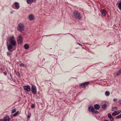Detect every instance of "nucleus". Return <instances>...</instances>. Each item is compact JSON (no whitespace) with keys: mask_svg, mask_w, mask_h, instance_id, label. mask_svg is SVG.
Here are the masks:
<instances>
[{"mask_svg":"<svg viewBox=\"0 0 121 121\" xmlns=\"http://www.w3.org/2000/svg\"><path fill=\"white\" fill-rule=\"evenodd\" d=\"M9 43V44L7 43V46L8 50L10 52H12L13 50V47L16 44V42L14 40V37L13 36L9 37L8 39Z\"/></svg>","mask_w":121,"mask_h":121,"instance_id":"f257e3e1","label":"nucleus"},{"mask_svg":"<svg viewBox=\"0 0 121 121\" xmlns=\"http://www.w3.org/2000/svg\"><path fill=\"white\" fill-rule=\"evenodd\" d=\"M74 16L76 19L80 20L82 18L81 15L77 11H75L73 13Z\"/></svg>","mask_w":121,"mask_h":121,"instance_id":"f03ea898","label":"nucleus"},{"mask_svg":"<svg viewBox=\"0 0 121 121\" xmlns=\"http://www.w3.org/2000/svg\"><path fill=\"white\" fill-rule=\"evenodd\" d=\"M24 27L23 24L22 23H20L18 25L17 29L18 31L20 32H22L23 30Z\"/></svg>","mask_w":121,"mask_h":121,"instance_id":"7ed1b4c3","label":"nucleus"},{"mask_svg":"<svg viewBox=\"0 0 121 121\" xmlns=\"http://www.w3.org/2000/svg\"><path fill=\"white\" fill-rule=\"evenodd\" d=\"M37 89L36 87L35 86H32L31 88V91L34 94H35L36 93Z\"/></svg>","mask_w":121,"mask_h":121,"instance_id":"20e7f679","label":"nucleus"},{"mask_svg":"<svg viewBox=\"0 0 121 121\" xmlns=\"http://www.w3.org/2000/svg\"><path fill=\"white\" fill-rule=\"evenodd\" d=\"M17 41L18 44H21L22 42V37H21L20 35H18Z\"/></svg>","mask_w":121,"mask_h":121,"instance_id":"39448f33","label":"nucleus"},{"mask_svg":"<svg viewBox=\"0 0 121 121\" xmlns=\"http://www.w3.org/2000/svg\"><path fill=\"white\" fill-rule=\"evenodd\" d=\"M24 89L27 91H30V87L29 85L24 86Z\"/></svg>","mask_w":121,"mask_h":121,"instance_id":"423d86ee","label":"nucleus"},{"mask_svg":"<svg viewBox=\"0 0 121 121\" xmlns=\"http://www.w3.org/2000/svg\"><path fill=\"white\" fill-rule=\"evenodd\" d=\"M121 112V111L120 110L115 111L112 113V115L113 116H115L119 114Z\"/></svg>","mask_w":121,"mask_h":121,"instance_id":"0eeeda50","label":"nucleus"},{"mask_svg":"<svg viewBox=\"0 0 121 121\" xmlns=\"http://www.w3.org/2000/svg\"><path fill=\"white\" fill-rule=\"evenodd\" d=\"M89 83V82H86L84 83H82L79 86L80 87L81 86H82L83 87H86L87 85Z\"/></svg>","mask_w":121,"mask_h":121,"instance_id":"6e6552de","label":"nucleus"},{"mask_svg":"<svg viewBox=\"0 0 121 121\" xmlns=\"http://www.w3.org/2000/svg\"><path fill=\"white\" fill-rule=\"evenodd\" d=\"M89 111L91 112H94L95 111V108L93 107L90 106L88 108Z\"/></svg>","mask_w":121,"mask_h":121,"instance_id":"1a4fd4ad","label":"nucleus"},{"mask_svg":"<svg viewBox=\"0 0 121 121\" xmlns=\"http://www.w3.org/2000/svg\"><path fill=\"white\" fill-rule=\"evenodd\" d=\"M100 12L103 16H106V12L105 10L104 9H101Z\"/></svg>","mask_w":121,"mask_h":121,"instance_id":"9d476101","label":"nucleus"},{"mask_svg":"<svg viewBox=\"0 0 121 121\" xmlns=\"http://www.w3.org/2000/svg\"><path fill=\"white\" fill-rule=\"evenodd\" d=\"M29 18L30 20H33L34 19V17L32 14H30L29 16Z\"/></svg>","mask_w":121,"mask_h":121,"instance_id":"9b49d317","label":"nucleus"},{"mask_svg":"<svg viewBox=\"0 0 121 121\" xmlns=\"http://www.w3.org/2000/svg\"><path fill=\"white\" fill-rule=\"evenodd\" d=\"M9 118L8 116H6L4 118V121H9Z\"/></svg>","mask_w":121,"mask_h":121,"instance_id":"f8f14e48","label":"nucleus"},{"mask_svg":"<svg viewBox=\"0 0 121 121\" xmlns=\"http://www.w3.org/2000/svg\"><path fill=\"white\" fill-rule=\"evenodd\" d=\"M94 106L95 108L97 110L99 109L100 107L99 105L98 104H95Z\"/></svg>","mask_w":121,"mask_h":121,"instance_id":"ddd939ff","label":"nucleus"},{"mask_svg":"<svg viewBox=\"0 0 121 121\" xmlns=\"http://www.w3.org/2000/svg\"><path fill=\"white\" fill-rule=\"evenodd\" d=\"M14 4L16 8L17 9H18L19 7L18 4L16 2Z\"/></svg>","mask_w":121,"mask_h":121,"instance_id":"4468645a","label":"nucleus"},{"mask_svg":"<svg viewBox=\"0 0 121 121\" xmlns=\"http://www.w3.org/2000/svg\"><path fill=\"white\" fill-rule=\"evenodd\" d=\"M118 6L119 9L121 10V0L118 3Z\"/></svg>","mask_w":121,"mask_h":121,"instance_id":"2eb2a0df","label":"nucleus"},{"mask_svg":"<svg viewBox=\"0 0 121 121\" xmlns=\"http://www.w3.org/2000/svg\"><path fill=\"white\" fill-rule=\"evenodd\" d=\"M34 0H26V2L28 4H31L33 1Z\"/></svg>","mask_w":121,"mask_h":121,"instance_id":"dca6fc26","label":"nucleus"},{"mask_svg":"<svg viewBox=\"0 0 121 121\" xmlns=\"http://www.w3.org/2000/svg\"><path fill=\"white\" fill-rule=\"evenodd\" d=\"M24 47L26 49H27L29 48V46L27 44H25L24 45Z\"/></svg>","mask_w":121,"mask_h":121,"instance_id":"f3484780","label":"nucleus"},{"mask_svg":"<svg viewBox=\"0 0 121 121\" xmlns=\"http://www.w3.org/2000/svg\"><path fill=\"white\" fill-rule=\"evenodd\" d=\"M121 70H120L119 71L117 72V73H116L117 76H119L121 74Z\"/></svg>","mask_w":121,"mask_h":121,"instance_id":"a211bd4d","label":"nucleus"},{"mask_svg":"<svg viewBox=\"0 0 121 121\" xmlns=\"http://www.w3.org/2000/svg\"><path fill=\"white\" fill-rule=\"evenodd\" d=\"M105 95L107 96H108L109 95L110 93L108 91H106L105 92Z\"/></svg>","mask_w":121,"mask_h":121,"instance_id":"6ab92c4d","label":"nucleus"},{"mask_svg":"<svg viewBox=\"0 0 121 121\" xmlns=\"http://www.w3.org/2000/svg\"><path fill=\"white\" fill-rule=\"evenodd\" d=\"M19 113V111H18L17 112L15 113L13 115V116L15 117V116H16Z\"/></svg>","mask_w":121,"mask_h":121,"instance_id":"aec40b11","label":"nucleus"},{"mask_svg":"<svg viewBox=\"0 0 121 121\" xmlns=\"http://www.w3.org/2000/svg\"><path fill=\"white\" fill-rule=\"evenodd\" d=\"M108 116L109 119L112 117L110 113H109L108 114Z\"/></svg>","mask_w":121,"mask_h":121,"instance_id":"412c9836","label":"nucleus"},{"mask_svg":"<svg viewBox=\"0 0 121 121\" xmlns=\"http://www.w3.org/2000/svg\"><path fill=\"white\" fill-rule=\"evenodd\" d=\"M7 54L8 56H11V53L9 52H7Z\"/></svg>","mask_w":121,"mask_h":121,"instance_id":"4be33fe9","label":"nucleus"},{"mask_svg":"<svg viewBox=\"0 0 121 121\" xmlns=\"http://www.w3.org/2000/svg\"><path fill=\"white\" fill-rule=\"evenodd\" d=\"M16 111V110L15 109H13L11 111V112L12 113H13L15 112Z\"/></svg>","mask_w":121,"mask_h":121,"instance_id":"5701e85b","label":"nucleus"},{"mask_svg":"<svg viewBox=\"0 0 121 121\" xmlns=\"http://www.w3.org/2000/svg\"><path fill=\"white\" fill-rule=\"evenodd\" d=\"M116 118H121V113Z\"/></svg>","mask_w":121,"mask_h":121,"instance_id":"b1692460","label":"nucleus"},{"mask_svg":"<svg viewBox=\"0 0 121 121\" xmlns=\"http://www.w3.org/2000/svg\"><path fill=\"white\" fill-rule=\"evenodd\" d=\"M106 107V104L103 105L102 106V108L103 109H104Z\"/></svg>","mask_w":121,"mask_h":121,"instance_id":"393cba45","label":"nucleus"},{"mask_svg":"<svg viewBox=\"0 0 121 121\" xmlns=\"http://www.w3.org/2000/svg\"><path fill=\"white\" fill-rule=\"evenodd\" d=\"M31 107L32 108H33L35 107V106L34 104H32L31 106Z\"/></svg>","mask_w":121,"mask_h":121,"instance_id":"a878e982","label":"nucleus"},{"mask_svg":"<svg viewBox=\"0 0 121 121\" xmlns=\"http://www.w3.org/2000/svg\"><path fill=\"white\" fill-rule=\"evenodd\" d=\"M110 120L111 121H113L114 118L113 117H112V118H110Z\"/></svg>","mask_w":121,"mask_h":121,"instance_id":"bb28decb","label":"nucleus"},{"mask_svg":"<svg viewBox=\"0 0 121 121\" xmlns=\"http://www.w3.org/2000/svg\"><path fill=\"white\" fill-rule=\"evenodd\" d=\"M24 65L23 63H22L20 65L21 66H24Z\"/></svg>","mask_w":121,"mask_h":121,"instance_id":"cd10ccee","label":"nucleus"},{"mask_svg":"<svg viewBox=\"0 0 121 121\" xmlns=\"http://www.w3.org/2000/svg\"><path fill=\"white\" fill-rule=\"evenodd\" d=\"M117 100V99H113V101L114 102H116Z\"/></svg>","mask_w":121,"mask_h":121,"instance_id":"c85d7f7f","label":"nucleus"},{"mask_svg":"<svg viewBox=\"0 0 121 121\" xmlns=\"http://www.w3.org/2000/svg\"><path fill=\"white\" fill-rule=\"evenodd\" d=\"M23 67H24L25 68H26L27 67V66L26 65H24Z\"/></svg>","mask_w":121,"mask_h":121,"instance_id":"c756f323","label":"nucleus"},{"mask_svg":"<svg viewBox=\"0 0 121 121\" xmlns=\"http://www.w3.org/2000/svg\"><path fill=\"white\" fill-rule=\"evenodd\" d=\"M119 103L121 104V100H119Z\"/></svg>","mask_w":121,"mask_h":121,"instance_id":"7c9ffc66","label":"nucleus"},{"mask_svg":"<svg viewBox=\"0 0 121 121\" xmlns=\"http://www.w3.org/2000/svg\"><path fill=\"white\" fill-rule=\"evenodd\" d=\"M78 44L80 45V46H82V45L81 44H79V43H78Z\"/></svg>","mask_w":121,"mask_h":121,"instance_id":"2f4dec72","label":"nucleus"},{"mask_svg":"<svg viewBox=\"0 0 121 121\" xmlns=\"http://www.w3.org/2000/svg\"><path fill=\"white\" fill-rule=\"evenodd\" d=\"M104 121H109L108 120H104Z\"/></svg>","mask_w":121,"mask_h":121,"instance_id":"473e14b6","label":"nucleus"},{"mask_svg":"<svg viewBox=\"0 0 121 121\" xmlns=\"http://www.w3.org/2000/svg\"><path fill=\"white\" fill-rule=\"evenodd\" d=\"M28 118H30V116L29 115H28Z\"/></svg>","mask_w":121,"mask_h":121,"instance_id":"72a5a7b5","label":"nucleus"},{"mask_svg":"<svg viewBox=\"0 0 121 121\" xmlns=\"http://www.w3.org/2000/svg\"><path fill=\"white\" fill-rule=\"evenodd\" d=\"M0 121H3V119H1V120H0Z\"/></svg>","mask_w":121,"mask_h":121,"instance_id":"f704fd0d","label":"nucleus"},{"mask_svg":"<svg viewBox=\"0 0 121 121\" xmlns=\"http://www.w3.org/2000/svg\"><path fill=\"white\" fill-rule=\"evenodd\" d=\"M11 13H13V12H11Z\"/></svg>","mask_w":121,"mask_h":121,"instance_id":"c9c22d12","label":"nucleus"},{"mask_svg":"<svg viewBox=\"0 0 121 121\" xmlns=\"http://www.w3.org/2000/svg\"><path fill=\"white\" fill-rule=\"evenodd\" d=\"M114 108H115V109H116V107H115Z\"/></svg>","mask_w":121,"mask_h":121,"instance_id":"e433bc0d","label":"nucleus"},{"mask_svg":"<svg viewBox=\"0 0 121 121\" xmlns=\"http://www.w3.org/2000/svg\"><path fill=\"white\" fill-rule=\"evenodd\" d=\"M19 74V73H18V74Z\"/></svg>","mask_w":121,"mask_h":121,"instance_id":"4c0bfd02","label":"nucleus"},{"mask_svg":"<svg viewBox=\"0 0 121 121\" xmlns=\"http://www.w3.org/2000/svg\"><path fill=\"white\" fill-rule=\"evenodd\" d=\"M19 74V73H18V74Z\"/></svg>","mask_w":121,"mask_h":121,"instance_id":"58836bf2","label":"nucleus"}]
</instances>
